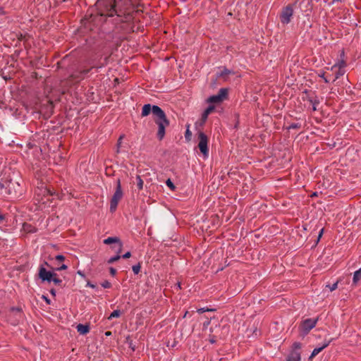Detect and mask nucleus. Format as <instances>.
Wrapping results in <instances>:
<instances>
[{"mask_svg": "<svg viewBox=\"0 0 361 361\" xmlns=\"http://www.w3.org/2000/svg\"><path fill=\"white\" fill-rule=\"evenodd\" d=\"M87 286H89V287H90L92 288H94L96 287L95 285L91 283L90 282H87Z\"/></svg>", "mask_w": 361, "mask_h": 361, "instance_id": "obj_43", "label": "nucleus"}, {"mask_svg": "<svg viewBox=\"0 0 361 361\" xmlns=\"http://www.w3.org/2000/svg\"><path fill=\"white\" fill-rule=\"evenodd\" d=\"M42 298L46 302V303L47 305H50L51 304V300L48 298V297H47L46 295H42Z\"/></svg>", "mask_w": 361, "mask_h": 361, "instance_id": "obj_35", "label": "nucleus"}, {"mask_svg": "<svg viewBox=\"0 0 361 361\" xmlns=\"http://www.w3.org/2000/svg\"><path fill=\"white\" fill-rule=\"evenodd\" d=\"M141 266L140 264L133 265L132 267V270L135 274H138L140 271Z\"/></svg>", "mask_w": 361, "mask_h": 361, "instance_id": "obj_22", "label": "nucleus"}, {"mask_svg": "<svg viewBox=\"0 0 361 361\" xmlns=\"http://www.w3.org/2000/svg\"><path fill=\"white\" fill-rule=\"evenodd\" d=\"M6 186V180L4 181H0V194L4 196V191Z\"/></svg>", "mask_w": 361, "mask_h": 361, "instance_id": "obj_19", "label": "nucleus"}, {"mask_svg": "<svg viewBox=\"0 0 361 361\" xmlns=\"http://www.w3.org/2000/svg\"><path fill=\"white\" fill-rule=\"evenodd\" d=\"M191 136H192V133L189 129V126H188V128L187 130H185V137L187 140H190L191 139Z\"/></svg>", "mask_w": 361, "mask_h": 361, "instance_id": "obj_26", "label": "nucleus"}, {"mask_svg": "<svg viewBox=\"0 0 361 361\" xmlns=\"http://www.w3.org/2000/svg\"><path fill=\"white\" fill-rule=\"evenodd\" d=\"M198 147L200 152L203 154L205 157H207L209 155V148H208V137L202 131L198 133Z\"/></svg>", "mask_w": 361, "mask_h": 361, "instance_id": "obj_5", "label": "nucleus"}, {"mask_svg": "<svg viewBox=\"0 0 361 361\" xmlns=\"http://www.w3.org/2000/svg\"><path fill=\"white\" fill-rule=\"evenodd\" d=\"M49 292H50V293H51L53 296H56V292L55 289L51 288V289L50 290V291H49Z\"/></svg>", "mask_w": 361, "mask_h": 361, "instance_id": "obj_42", "label": "nucleus"}, {"mask_svg": "<svg viewBox=\"0 0 361 361\" xmlns=\"http://www.w3.org/2000/svg\"><path fill=\"white\" fill-rule=\"evenodd\" d=\"M344 51H342L341 54V59H339L333 66L331 68V71H334L336 68L344 69L346 66V62L343 59Z\"/></svg>", "mask_w": 361, "mask_h": 361, "instance_id": "obj_11", "label": "nucleus"}, {"mask_svg": "<svg viewBox=\"0 0 361 361\" xmlns=\"http://www.w3.org/2000/svg\"><path fill=\"white\" fill-rule=\"evenodd\" d=\"M215 107L213 105H209L204 111L206 112L208 115H209L214 110Z\"/></svg>", "mask_w": 361, "mask_h": 361, "instance_id": "obj_28", "label": "nucleus"}, {"mask_svg": "<svg viewBox=\"0 0 361 361\" xmlns=\"http://www.w3.org/2000/svg\"><path fill=\"white\" fill-rule=\"evenodd\" d=\"M120 258H121V256L118 253L116 255L109 258L107 262L109 264H112V263L115 262L116 261L118 260Z\"/></svg>", "mask_w": 361, "mask_h": 361, "instance_id": "obj_23", "label": "nucleus"}, {"mask_svg": "<svg viewBox=\"0 0 361 361\" xmlns=\"http://www.w3.org/2000/svg\"><path fill=\"white\" fill-rule=\"evenodd\" d=\"M230 73H231V71L229 70L226 69V68L224 71V74H229Z\"/></svg>", "mask_w": 361, "mask_h": 361, "instance_id": "obj_48", "label": "nucleus"}, {"mask_svg": "<svg viewBox=\"0 0 361 361\" xmlns=\"http://www.w3.org/2000/svg\"><path fill=\"white\" fill-rule=\"evenodd\" d=\"M311 102L312 103V109L315 111L317 109L316 106L319 104V102L315 99L314 101L311 100Z\"/></svg>", "mask_w": 361, "mask_h": 361, "instance_id": "obj_34", "label": "nucleus"}, {"mask_svg": "<svg viewBox=\"0 0 361 361\" xmlns=\"http://www.w3.org/2000/svg\"><path fill=\"white\" fill-rule=\"evenodd\" d=\"M52 274H53V279H59V278L57 277V274L55 272V271H54V270H52Z\"/></svg>", "mask_w": 361, "mask_h": 361, "instance_id": "obj_45", "label": "nucleus"}, {"mask_svg": "<svg viewBox=\"0 0 361 361\" xmlns=\"http://www.w3.org/2000/svg\"><path fill=\"white\" fill-rule=\"evenodd\" d=\"M324 233V228H322L319 233L318 238H317V242L320 240Z\"/></svg>", "mask_w": 361, "mask_h": 361, "instance_id": "obj_37", "label": "nucleus"}, {"mask_svg": "<svg viewBox=\"0 0 361 361\" xmlns=\"http://www.w3.org/2000/svg\"><path fill=\"white\" fill-rule=\"evenodd\" d=\"M318 318L311 319L308 318L303 320L300 324V330L304 335L307 334L311 329H312L317 324Z\"/></svg>", "mask_w": 361, "mask_h": 361, "instance_id": "obj_6", "label": "nucleus"}, {"mask_svg": "<svg viewBox=\"0 0 361 361\" xmlns=\"http://www.w3.org/2000/svg\"><path fill=\"white\" fill-rule=\"evenodd\" d=\"M24 229L28 232V233H35L36 232L37 229L34 227H32L31 225L25 224L24 225Z\"/></svg>", "mask_w": 361, "mask_h": 361, "instance_id": "obj_20", "label": "nucleus"}, {"mask_svg": "<svg viewBox=\"0 0 361 361\" xmlns=\"http://www.w3.org/2000/svg\"><path fill=\"white\" fill-rule=\"evenodd\" d=\"M67 268H68V267L66 264H63L61 267L55 269V270L56 271H61V270H65Z\"/></svg>", "mask_w": 361, "mask_h": 361, "instance_id": "obj_33", "label": "nucleus"}, {"mask_svg": "<svg viewBox=\"0 0 361 361\" xmlns=\"http://www.w3.org/2000/svg\"><path fill=\"white\" fill-rule=\"evenodd\" d=\"M44 193H47V195H53V193H52L49 190H48V189H47V188H45V189L44 190Z\"/></svg>", "mask_w": 361, "mask_h": 361, "instance_id": "obj_40", "label": "nucleus"}, {"mask_svg": "<svg viewBox=\"0 0 361 361\" xmlns=\"http://www.w3.org/2000/svg\"><path fill=\"white\" fill-rule=\"evenodd\" d=\"M319 77L323 78L324 81L326 82V83H329V80L325 77V74L324 73H322L320 74H319Z\"/></svg>", "mask_w": 361, "mask_h": 361, "instance_id": "obj_31", "label": "nucleus"}, {"mask_svg": "<svg viewBox=\"0 0 361 361\" xmlns=\"http://www.w3.org/2000/svg\"><path fill=\"white\" fill-rule=\"evenodd\" d=\"M301 124L300 123H293L289 126L287 127L288 130L291 129H298L300 128Z\"/></svg>", "mask_w": 361, "mask_h": 361, "instance_id": "obj_21", "label": "nucleus"}, {"mask_svg": "<svg viewBox=\"0 0 361 361\" xmlns=\"http://www.w3.org/2000/svg\"><path fill=\"white\" fill-rule=\"evenodd\" d=\"M137 180V186L139 190H141L143 188V180H142L140 176H136Z\"/></svg>", "mask_w": 361, "mask_h": 361, "instance_id": "obj_18", "label": "nucleus"}, {"mask_svg": "<svg viewBox=\"0 0 361 361\" xmlns=\"http://www.w3.org/2000/svg\"><path fill=\"white\" fill-rule=\"evenodd\" d=\"M150 113L156 117L154 122L158 126L157 136L159 140H162L165 136V129L169 126L165 112L157 105L146 104L142 106L141 116H148Z\"/></svg>", "mask_w": 361, "mask_h": 361, "instance_id": "obj_1", "label": "nucleus"}, {"mask_svg": "<svg viewBox=\"0 0 361 361\" xmlns=\"http://www.w3.org/2000/svg\"><path fill=\"white\" fill-rule=\"evenodd\" d=\"M103 242L106 245L114 244V246H113L112 248L114 249L117 252H120L121 251L123 243L119 238L109 237L104 239Z\"/></svg>", "mask_w": 361, "mask_h": 361, "instance_id": "obj_8", "label": "nucleus"}, {"mask_svg": "<svg viewBox=\"0 0 361 361\" xmlns=\"http://www.w3.org/2000/svg\"><path fill=\"white\" fill-rule=\"evenodd\" d=\"M322 350H323L322 348H321L320 346L315 348L312 350V353H311V355L310 356V358H312V357H315L317 355H318Z\"/></svg>", "mask_w": 361, "mask_h": 361, "instance_id": "obj_17", "label": "nucleus"}, {"mask_svg": "<svg viewBox=\"0 0 361 361\" xmlns=\"http://www.w3.org/2000/svg\"><path fill=\"white\" fill-rule=\"evenodd\" d=\"M360 280H361V268L354 272L353 278V284L357 285Z\"/></svg>", "mask_w": 361, "mask_h": 361, "instance_id": "obj_14", "label": "nucleus"}, {"mask_svg": "<svg viewBox=\"0 0 361 361\" xmlns=\"http://www.w3.org/2000/svg\"><path fill=\"white\" fill-rule=\"evenodd\" d=\"M228 90L226 88H221L218 94L212 95L207 99L209 103H220L223 102L227 97Z\"/></svg>", "mask_w": 361, "mask_h": 361, "instance_id": "obj_7", "label": "nucleus"}, {"mask_svg": "<svg viewBox=\"0 0 361 361\" xmlns=\"http://www.w3.org/2000/svg\"><path fill=\"white\" fill-rule=\"evenodd\" d=\"M166 184L171 190H175L176 186L174 185L173 183L171 181V179H167L166 181Z\"/></svg>", "mask_w": 361, "mask_h": 361, "instance_id": "obj_24", "label": "nucleus"}, {"mask_svg": "<svg viewBox=\"0 0 361 361\" xmlns=\"http://www.w3.org/2000/svg\"><path fill=\"white\" fill-rule=\"evenodd\" d=\"M208 116H209V115H208L207 114H206V112H204H204L202 113V122H203V123H204V122L207 121V118H208Z\"/></svg>", "mask_w": 361, "mask_h": 361, "instance_id": "obj_32", "label": "nucleus"}, {"mask_svg": "<svg viewBox=\"0 0 361 361\" xmlns=\"http://www.w3.org/2000/svg\"><path fill=\"white\" fill-rule=\"evenodd\" d=\"M293 345H294V347L295 348H300V343H295Z\"/></svg>", "mask_w": 361, "mask_h": 361, "instance_id": "obj_46", "label": "nucleus"}, {"mask_svg": "<svg viewBox=\"0 0 361 361\" xmlns=\"http://www.w3.org/2000/svg\"><path fill=\"white\" fill-rule=\"evenodd\" d=\"M77 274H78V275H80V276L81 277H82V278H85V274H84L82 271H80V270L78 271H77Z\"/></svg>", "mask_w": 361, "mask_h": 361, "instance_id": "obj_41", "label": "nucleus"}, {"mask_svg": "<svg viewBox=\"0 0 361 361\" xmlns=\"http://www.w3.org/2000/svg\"><path fill=\"white\" fill-rule=\"evenodd\" d=\"M109 271H110V274H111L112 276H114V275L116 274V270L114 268H113V267H111V268L109 269Z\"/></svg>", "mask_w": 361, "mask_h": 361, "instance_id": "obj_38", "label": "nucleus"}, {"mask_svg": "<svg viewBox=\"0 0 361 361\" xmlns=\"http://www.w3.org/2000/svg\"><path fill=\"white\" fill-rule=\"evenodd\" d=\"M105 335H106V336H110V335H111V331H106V332L105 333Z\"/></svg>", "mask_w": 361, "mask_h": 361, "instance_id": "obj_49", "label": "nucleus"}, {"mask_svg": "<svg viewBox=\"0 0 361 361\" xmlns=\"http://www.w3.org/2000/svg\"><path fill=\"white\" fill-rule=\"evenodd\" d=\"M300 353L295 350L290 352L286 358V361H300Z\"/></svg>", "mask_w": 361, "mask_h": 361, "instance_id": "obj_12", "label": "nucleus"}, {"mask_svg": "<svg viewBox=\"0 0 361 361\" xmlns=\"http://www.w3.org/2000/svg\"><path fill=\"white\" fill-rule=\"evenodd\" d=\"M101 286L104 288H109L111 286V283L109 281H104L101 283Z\"/></svg>", "mask_w": 361, "mask_h": 361, "instance_id": "obj_27", "label": "nucleus"}, {"mask_svg": "<svg viewBox=\"0 0 361 361\" xmlns=\"http://www.w3.org/2000/svg\"><path fill=\"white\" fill-rule=\"evenodd\" d=\"M131 254L130 252H127L126 253H125L122 257L124 258V259H126V258H129L130 257Z\"/></svg>", "mask_w": 361, "mask_h": 361, "instance_id": "obj_39", "label": "nucleus"}, {"mask_svg": "<svg viewBox=\"0 0 361 361\" xmlns=\"http://www.w3.org/2000/svg\"><path fill=\"white\" fill-rule=\"evenodd\" d=\"M5 220V216L0 213V222H2Z\"/></svg>", "mask_w": 361, "mask_h": 361, "instance_id": "obj_44", "label": "nucleus"}, {"mask_svg": "<svg viewBox=\"0 0 361 361\" xmlns=\"http://www.w3.org/2000/svg\"><path fill=\"white\" fill-rule=\"evenodd\" d=\"M326 287L329 288L330 291L335 290L338 287V282L334 283L331 285H327Z\"/></svg>", "mask_w": 361, "mask_h": 361, "instance_id": "obj_29", "label": "nucleus"}, {"mask_svg": "<svg viewBox=\"0 0 361 361\" xmlns=\"http://www.w3.org/2000/svg\"><path fill=\"white\" fill-rule=\"evenodd\" d=\"M345 73V69L338 68V71L335 73V78L334 79V82L338 79L340 77L343 76Z\"/></svg>", "mask_w": 361, "mask_h": 361, "instance_id": "obj_15", "label": "nucleus"}, {"mask_svg": "<svg viewBox=\"0 0 361 361\" xmlns=\"http://www.w3.org/2000/svg\"><path fill=\"white\" fill-rule=\"evenodd\" d=\"M121 314V312L120 310H114V312H112L111 313V314L108 317V319L109 320H111L113 318H115V317H119Z\"/></svg>", "mask_w": 361, "mask_h": 361, "instance_id": "obj_16", "label": "nucleus"}, {"mask_svg": "<svg viewBox=\"0 0 361 361\" xmlns=\"http://www.w3.org/2000/svg\"><path fill=\"white\" fill-rule=\"evenodd\" d=\"M293 16V8L292 5H288L283 8L281 15L280 20L283 25H288L290 23Z\"/></svg>", "mask_w": 361, "mask_h": 361, "instance_id": "obj_4", "label": "nucleus"}, {"mask_svg": "<svg viewBox=\"0 0 361 361\" xmlns=\"http://www.w3.org/2000/svg\"><path fill=\"white\" fill-rule=\"evenodd\" d=\"M210 311L211 312L212 311H214V309H209L208 307H202V308H200V309L197 310V312L199 314H202V313H204L205 312H210Z\"/></svg>", "mask_w": 361, "mask_h": 361, "instance_id": "obj_25", "label": "nucleus"}, {"mask_svg": "<svg viewBox=\"0 0 361 361\" xmlns=\"http://www.w3.org/2000/svg\"><path fill=\"white\" fill-rule=\"evenodd\" d=\"M56 259L58 260V261H63L65 257L63 255H58L56 256Z\"/></svg>", "mask_w": 361, "mask_h": 361, "instance_id": "obj_36", "label": "nucleus"}, {"mask_svg": "<svg viewBox=\"0 0 361 361\" xmlns=\"http://www.w3.org/2000/svg\"><path fill=\"white\" fill-rule=\"evenodd\" d=\"M331 342V339L330 340H324L323 343L322 344V345L320 346L321 348H322V350H324V348H326Z\"/></svg>", "mask_w": 361, "mask_h": 361, "instance_id": "obj_30", "label": "nucleus"}, {"mask_svg": "<svg viewBox=\"0 0 361 361\" xmlns=\"http://www.w3.org/2000/svg\"><path fill=\"white\" fill-rule=\"evenodd\" d=\"M90 69H85L78 72H75L71 75L73 80L79 81L84 78L90 72Z\"/></svg>", "mask_w": 361, "mask_h": 361, "instance_id": "obj_10", "label": "nucleus"}, {"mask_svg": "<svg viewBox=\"0 0 361 361\" xmlns=\"http://www.w3.org/2000/svg\"><path fill=\"white\" fill-rule=\"evenodd\" d=\"M209 342L211 343H214L216 342V340L214 339V338H212L209 339Z\"/></svg>", "mask_w": 361, "mask_h": 361, "instance_id": "obj_47", "label": "nucleus"}, {"mask_svg": "<svg viewBox=\"0 0 361 361\" xmlns=\"http://www.w3.org/2000/svg\"><path fill=\"white\" fill-rule=\"evenodd\" d=\"M6 186L4 191V196L13 195L16 194V186L20 187L18 182H12L11 180H6Z\"/></svg>", "mask_w": 361, "mask_h": 361, "instance_id": "obj_9", "label": "nucleus"}, {"mask_svg": "<svg viewBox=\"0 0 361 361\" xmlns=\"http://www.w3.org/2000/svg\"><path fill=\"white\" fill-rule=\"evenodd\" d=\"M123 197V192L121 190V181L119 179L117 180V185L116 191L112 196L110 202V212H114L117 208L118 202Z\"/></svg>", "mask_w": 361, "mask_h": 361, "instance_id": "obj_3", "label": "nucleus"}, {"mask_svg": "<svg viewBox=\"0 0 361 361\" xmlns=\"http://www.w3.org/2000/svg\"><path fill=\"white\" fill-rule=\"evenodd\" d=\"M122 138H123V136H121V137H119V141H120Z\"/></svg>", "mask_w": 361, "mask_h": 361, "instance_id": "obj_50", "label": "nucleus"}, {"mask_svg": "<svg viewBox=\"0 0 361 361\" xmlns=\"http://www.w3.org/2000/svg\"><path fill=\"white\" fill-rule=\"evenodd\" d=\"M44 265L49 267V264L44 262L38 269V276L42 282L51 283L54 282L56 285H61L62 280L60 279H53L52 270H47Z\"/></svg>", "mask_w": 361, "mask_h": 361, "instance_id": "obj_2", "label": "nucleus"}, {"mask_svg": "<svg viewBox=\"0 0 361 361\" xmlns=\"http://www.w3.org/2000/svg\"><path fill=\"white\" fill-rule=\"evenodd\" d=\"M76 329H77L78 332H79L80 334H82V335L86 334L90 331V328L87 325H84L82 324H79L77 326Z\"/></svg>", "mask_w": 361, "mask_h": 361, "instance_id": "obj_13", "label": "nucleus"}]
</instances>
